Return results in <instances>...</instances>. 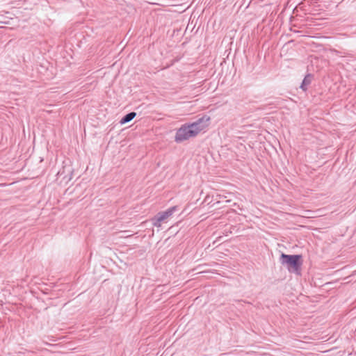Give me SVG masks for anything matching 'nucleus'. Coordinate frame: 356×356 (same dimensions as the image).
Here are the masks:
<instances>
[{"label":"nucleus","instance_id":"1","mask_svg":"<svg viewBox=\"0 0 356 356\" xmlns=\"http://www.w3.org/2000/svg\"><path fill=\"white\" fill-rule=\"evenodd\" d=\"M301 258L302 256L300 254H286L282 253L280 261L290 273H299L302 266Z\"/></svg>","mask_w":356,"mask_h":356},{"label":"nucleus","instance_id":"2","mask_svg":"<svg viewBox=\"0 0 356 356\" xmlns=\"http://www.w3.org/2000/svg\"><path fill=\"white\" fill-rule=\"evenodd\" d=\"M197 135V131L194 129V127L190 123H186L181 126L177 129L175 140L177 143H181L184 140H188L191 138H194Z\"/></svg>","mask_w":356,"mask_h":356},{"label":"nucleus","instance_id":"3","mask_svg":"<svg viewBox=\"0 0 356 356\" xmlns=\"http://www.w3.org/2000/svg\"><path fill=\"white\" fill-rule=\"evenodd\" d=\"M177 211V207L174 206L168 208L165 211L159 212L152 219V225L154 227H160L161 223L164 222L169 217L172 216V214Z\"/></svg>","mask_w":356,"mask_h":356},{"label":"nucleus","instance_id":"4","mask_svg":"<svg viewBox=\"0 0 356 356\" xmlns=\"http://www.w3.org/2000/svg\"><path fill=\"white\" fill-rule=\"evenodd\" d=\"M211 118L207 115H204L201 118H199L193 122L190 123L197 134L207 128L210 124Z\"/></svg>","mask_w":356,"mask_h":356},{"label":"nucleus","instance_id":"5","mask_svg":"<svg viewBox=\"0 0 356 356\" xmlns=\"http://www.w3.org/2000/svg\"><path fill=\"white\" fill-rule=\"evenodd\" d=\"M136 116V113L130 112V113L126 114L124 117H122L121 118L120 123L121 124H124L126 123H128L130 121H131Z\"/></svg>","mask_w":356,"mask_h":356},{"label":"nucleus","instance_id":"6","mask_svg":"<svg viewBox=\"0 0 356 356\" xmlns=\"http://www.w3.org/2000/svg\"><path fill=\"white\" fill-rule=\"evenodd\" d=\"M311 79H312V77L310 75H307L304 78V79L302 82V84L300 85V88L302 90H304V91L307 90V86L311 83Z\"/></svg>","mask_w":356,"mask_h":356},{"label":"nucleus","instance_id":"7","mask_svg":"<svg viewBox=\"0 0 356 356\" xmlns=\"http://www.w3.org/2000/svg\"><path fill=\"white\" fill-rule=\"evenodd\" d=\"M355 70H356V68H355Z\"/></svg>","mask_w":356,"mask_h":356}]
</instances>
